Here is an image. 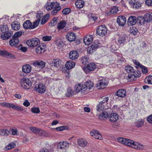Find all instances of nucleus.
Here are the masks:
<instances>
[{
  "label": "nucleus",
  "instance_id": "11",
  "mask_svg": "<svg viewBox=\"0 0 152 152\" xmlns=\"http://www.w3.org/2000/svg\"><path fill=\"white\" fill-rule=\"evenodd\" d=\"M83 89L87 93L94 86V83L91 80H88L83 84Z\"/></svg>",
  "mask_w": 152,
  "mask_h": 152
},
{
  "label": "nucleus",
  "instance_id": "30",
  "mask_svg": "<svg viewBox=\"0 0 152 152\" xmlns=\"http://www.w3.org/2000/svg\"><path fill=\"white\" fill-rule=\"evenodd\" d=\"M23 28L26 29H32V23L28 20L26 21L23 23Z\"/></svg>",
  "mask_w": 152,
  "mask_h": 152
},
{
  "label": "nucleus",
  "instance_id": "49",
  "mask_svg": "<svg viewBox=\"0 0 152 152\" xmlns=\"http://www.w3.org/2000/svg\"><path fill=\"white\" fill-rule=\"evenodd\" d=\"M108 100L109 98L108 97L103 96L101 98L100 101L107 104Z\"/></svg>",
  "mask_w": 152,
  "mask_h": 152
},
{
  "label": "nucleus",
  "instance_id": "41",
  "mask_svg": "<svg viewBox=\"0 0 152 152\" xmlns=\"http://www.w3.org/2000/svg\"><path fill=\"white\" fill-rule=\"evenodd\" d=\"M16 146V144L15 143L11 142L9 144L7 145L6 146L4 150L5 151H7L14 148Z\"/></svg>",
  "mask_w": 152,
  "mask_h": 152
},
{
  "label": "nucleus",
  "instance_id": "33",
  "mask_svg": "<svg viewBox=\"0 0 152 152\" xmlns=\"http://www.w3.org/2000/svg\"><path fill=\"white\" fill-rule=\"evenodd\" d=\"M76 7L78 8H82L84 6V2L82 0H77L75 3Z\"/></svg>",
  "mask_w": 152,
  "mask_h": 152
},
{
  "label": "nucleus",
  "instance_id": "44",
  "mask_svg": "<svg viewBox=\"0 0 152 152\" xmlns=\"http://www.w3.org/2000/svg\"><path fill=\"white\" fill-rule=\"evenodd\" d=\"M61 62V60L58 59H54L52 63V65L55 67H58L59 66Z\"/></svg>",
  "mask_w": 152,
  "mask_h": 152
},
{
  "label": "nucleus",
  "instance_id": "7",
  "mask_svg": "<svg viewBox=\"0 0 152 152\" xmlns=\"http://www.w3.org/2000/svg\"><path fill=\"white\" fill-rule=\"evenodd\" d=\"M107 29L104 25H100L98 26L97 29V34L100 36H104L107 33Z\"/></svg>",
  "mask_w": 152,
  "mask_h": 152
},
{
  "label": "nucleus",
  "instance_id": "26",
  "mask_svg": "<svg viewBox=\"0 0 152 152\" xmlns=\"http://www.w3.org/2000/svg\"><path fill=\"white\" fill-rule=\"evenodd\" d=\"M126 92L124 89L118 90L116 93L115 95L120 97H124L126 95Z\"/></svg>",
  "mask_w": 152,
  "mask_h": 152
},
{
  "label": "nucleus",
  "instance_id": "52",
  "mask_svg": "<svg viewBox=\"0 0 152 152\" xmlns=\"http://www.w3.org/2000/svg\"><path fill=\"white\" fill-rule=\"evenodd\" d=\"M52 38L51 36H45L42 37V39L44 42H47L50 40Z\"/></svg>",
  "mask_w": 152,
  "mask_h": 152
},
{
  "label": "nucleus",
  "instance_id": "9",
  "mask_svg": "<svg viewBox=\"0 0 152 152\" xmlns=\"http://www.w3.org/2000/svg\"><path fill=\"white\" fill-rule=\"evenodd\" d=\"M35 91L40 94L44 93L46 91V87L44 84L39 83L37 84L34 88Z\"/></svg>",
  "mask_w": 152,
  "mask_h": 152
},
{
  "label": "nucleus",
  "instance_id": "53",
  "mask_svg": "<svg viewBox=\"0 0 152 152\" xmlns=\"http://www.w3.org/2000/svg\"><path fill=\"white\" fill-rule=\"evenodd\" d=\"M29 129L31 132L37 134H38L39 128L35 127H31L29 128Z\"/></svg>",
  "mask_w": 152,
  "mask_h": 152
},
{
  "label": "nucleus",
  "instance_id": "18",
  "mask_svg": "<svg viewBox=\"0 0 152 152\" xmlns=\"http://www.w3.org/2000/svg\"><path fill=\"white\" fill-rule=\"evenodd\" d=\"M99 45L98 44H93L89 47L87 50V52L89 53H91L94 52L98 48Z\"/></svg>",
  "mask_w": 152,
  "mask_h": 152
},
{
  "label": "nucleus",
  "instance_id": "39",
  "mask_svg": "<svg viewBox=\"0 0 152 152\" xmlns=\"http://www.w3.org/2000/svg\"><path fill=\"white\" fill-rule=\"evenodd\" d=\"M66 24V23L65 21H61L58 24L57 26L59 30L62 29L65 27Z\"/></svg>",
  "mask_w": 152,
  "mask_h": 152
},
{
  "label": "nucleus",
  "instance_id": "1",
  "mask_svg": "<svg viewBox=\"0 0 152 152\" xmlns=\"http://www.w3.org/2000/svg\"><path fill=\"white\" fill-rule=\"evenodd\" d=\"M118 142L122 144L128 146L138 150H141L143 149L144 146L140 143L136 142H134L133 140L124 138L121 137H119L117 138Z\"/></svg>",
  "mask_w": 152,
  "mask_h": 152
},
{
  "label": "nucleus",
  "instance_id": "21",
  "mask_svg": "<svg viewBox=\"0 0 152 152\" xmlns=\"http://www.w3.org/2000/svg\"><path fill=\"white\" fill-rule=\"evenodd\" d=\"M137 22V19L136 17L131 16L127 20L128 24L129 26H132L135 25Z\"/></svg>",
  "mask_w": 152,
  "mask_h": 152
},
{
  "label": "nucleus",
  "instance_id": "5",
  "mask_svg": "<svg viewBox=\"0 0 152 152\" xmlns=\"http://www.w3.org/2000/svg\"><path fill=\"white\" fill-rule=\"evenodd\" d=\"M26 44L30 47H34L39 45L40 42L38 39L34 38L28 40L26 42Z\"/></svg>",
  "mask_w": 152,
  "mask_h": 152
},
{
  "label": "nucleus",
  "instance_id": "25",
  "mask_svg": "<svg viewBox=\"0 0 152 152\" xmlns=\"http://www.w3.org/2000/svg\"><path fill=\"white\" fill-rule=\"evenodd\" d=\"M78 53L75 50L70 52L69 54V57L70 59L72 60H75L78 58Z\"/></svg>",
  "mask_w": 152,
  "mask_h": 152
},
{
  "label": "nucleus",
  "instance_id": "54",
  "mask_svg": "<svg viewBox=\"0 0 152 152\" xmlns=\"http://www.w3.org/2000/svg\"><path fill=\"white\" fill-rule=\"evenodd\" d=\"M22 34L21 31H18L14 34L12 37V38H18V37H20Z\"/></svg>",
  "mask_w": 152,
  "mask_h": 152
},
{
  "label": "nucleus",
  "instance_id": "60",
  "mask_svg": "<svg viewBox=\"0 0 152 152\" xmlns=\"http://www.w3.org/2000/svg\"><path fill=\"white\" fill-rule=\"evenodd\" d=\"M133 62L134 64H135L137 66V67H142V65L136 60H133Z\"/></svg>",
  "mask_w": 152,
  "mask_h": 152
},
{
  "label": "nucleus",
  "instance_id": "42",
  "mask_svg": "<svg viewBox=\"0 0 152 152\" xmlns=\"http://www.w3.org/2000/svg\"><path fill=\"white\" fill-rule=\"evenodd\" d=\"M144 123V121L142 119H140L137 121L135 123V126L138 128L141 127Z\"/></svg>",
  "mask_w": 152,
  "mask_h": 152
},
{
  "label": "nucleus",
  "instance_id": "29",
  "mask_svg": "<svg viewBox=\"0 0 152 152\" xmlns=\"http://www.w3.org/2000/svg\"><path fill=\"white\" fill-rule=\"evenodd\" d=\"M75 65V63L74 62L71 61H68L66 63L65 67L67 69L69 70L74 68Z\"/></svg>",
  "mask_w": 152,
  "mask_h": 152
},
{
  "label": "nucleus",
  "instance_id": "45",
  "mask_svg": "<svg viewBox=\"0 0 152 152\" xmlns=\"http://www.w3.org/2000/svg\"><path fill=\"white\" fill-rule=\"evenodd\" d=\"M49 16V15L48 14H47L45 15L44 16L41 20V24L42 25H43L45 24L48 21Z\"/></svg>",
  "mask_w": 152,
  "mask_h": 152
},
{
  "label": "nucleus",
  "instance_id": "57",
  "mask_svg": "<svg viewBox=\"0 0 152 152\" xmlns=\"http://www.w3.org/2000/svg\"><path fill=\"white\" fill-rule=\"evenodd\" d=\"M70 11V10L68 8H66L62 10L63 13L65 15H66L68 14Z\"/></svg>",
  "mask_w": 152,
  "mask_h": 152
},
{
  "label": "nucleus",
  "instance_id": "46",
  "mask_svg": "<svg viewBox=\"0 0 152 152\" xmlns=\"http://www.w3.org/2000/svg\"><path fill=\"white\" fill-rule=\"evenodd\" d=\"M10 133L9 130L7 129L0 130V135L3 136H7Z\"/></svg>",
  "mask_w": 152,
  "mask_h": 152
},
{
  "label": "nucleus",
  "instance_id": "36",
  "mask_svg": "<svg viewBox=\"0 0 152 152\" xmlns=\"http://www.w3.org/2000/svg\"><path fill=\"white\" fill-rule=\"evenodd\" d=\"M119 45H118V43H116V41L115 40L113 41V43L111 46V49L112 50V51H114L116 50L118 48L120 47Z\"/></svg>",
  "mask_w": 152,
  "mask_h": 152
},
{
  "label": "nucleus",
  "instance_id": "38",
  "mask_svg": "<svg viewBox=\"0 0 152 152\" xmlns=\"http://www.w3.org/2000/svg\"><path fill=\"white\" fill-rule=\"evenodd\" d=\"M107 80L105 79H102L100 80L99 82V86L102 88H105L107 85Z\"/></svg>",
  "mask_w": 152,
  "mask_h": 152
},
{
  "label": "nucleus",
  "instance_id": "34",
  "mask_svg": "<svg viewBox=\"0 0 152 152\" xmlns=\"http://www.w3.org/2000/svg\"><path fill=\"white\" fill-rule=\"evenodd\" d=\"M12 38V39L10 41V45L11 46H15L18 44L19 39L18 38Z\"/></svg>",
  "mask_w": 152,
  "mask_h": 152
},
{
  "label": "nucleus",
  "instance_id": "10",
  "mask_svg": "<svg viewBox=\"0 0 152 152\" xmlns=\"http://www.w3.org/2000/svg\"><path fill=\"white\" fill-rule=\"evenodd\" d=\"M69 143L66 141L60 142L58 143L57 148L58 149L66 150L69 146Z\"/></svg>",
  "mask_w": 152,
  "mask_h": 152
},
{
  "label": "nucleus",
  "instance_id": "63",
  "mask_svg": "<svg viewBox=\"0 0 152 152\" xmlns=\"http://www.w3.org/2000/svg\"><path fill=\"white\" fill-rule=\"evenodd\" d=\"M141 68L142 71V72L144 74H146L148 72V70L147 68L142 65V66L140 67Z\"/></svg>",
  "mask_w": 152,
  "mask_h": 152
},
{
  "label": "nucleus",
  "instance_id": "37",
  "mask_svg": "<svg viewBox=\"0 0 152 152\" xmlns=\"http://www.w3.org/2000/svg\"><path fill=\"white\" fill-rule=\"evenodd\" d=\"M125 70L128 73H134L135 72L133 67L130 65L126 66L125 67Z\"/></svg>",
  "mask_w": 152,
  "mask_h": 152
},
{
  "label": "nucleus",
  "instance_id": "15",
  "mask_svg": "<svg viewBox=\"0 0 152 152\" xmlns=\"http://www.w3.org/2000/svg\"><path fill=\"white\" fill-rule=\"evenodd\" d=\"M107 105L100 101L96 106V110L98 112H101V111H103L104 110L107 109L108 107Z\"/></svg>",
  "mask_w": 152,
  "mask_h": 152
},
{
  "label": "nucleus",
  "instance_id": "8",
  "mask_svg": "<svg viewBox=\"0 0 152 152\" xmlns=\"http://www.w3.org/2000/svg\"><path fill=\"white\" fill-rule=\"evenodd\" d=\"M96 68V65L94 63H90L87 65L86 66H84L83 70L86 74L94 70Z\"/></svg>",
  "mask_w": 152,
  "mask_h": 152
},
{
  "label": "nucleus",
  "instance_id": "31",
  "mask_svg": "<svg viewBox=\"0 0 152 152\" xmlns=\"http://www.w3.org/2000/svg\"><path fill=\"white\" fill-rule=\"evenodd\" d=\"M11 26L12 28L15 30H18L20 28V24L18 21H14L12 23Z\"/></svg>",
  "mask_w": 152,
  "mask_h": 152
},
{
  "label": "nucleus",
  "instance_id": "22",
  "mask_svg": "<svg viewBox=\"0 0 152 152\" xmlns=\"http://www.w3.org/2000/svg\"><path fill=\"white\" fill-rule=\"evenodd\" d=\"M66 37L67 39L70 42L74 41L76 39L75 34L73 32L68 33Z\"/></svg>",
  "mask_w": 152,
  "mask_h": 152
},
{
  "label": "nucleus",
  "instance_id": "2",
  "mask_svg": "<svg viewBox=\"0 0 152 152\" xmlns=\"http://www.w3.org/2000/svg\"><path fill=\"white\" fill-rule=\"evenodd\" d=\"M45 8L48 11L53 10L51 12V14L53 15H56L58 12L61 9V7L59 4L56 1L48 2L45 5Z\"/></svg>",
  "mask_w": 152,
  "mask_h": 152
},
{
  "label": "nucleus",
  "instance_id": "61",
  "mask_svg": "<svg viewBox=\"0 0 152 152\" xmlns=\"http://www.w3.org/2000/svg\"><path fill=\"white\" fill-rule=\"evenodd\" d=\"M145 3L148 6H152V0H145Z\"/></svg>",
  "mask_w": 152,
  "mask_h": 152
},
{
  "label": "nucleus",
  "instance_id": "40",
  "mask_svg": "<svg viewBox=\"0 0 152 152\" xmlns=\"http://www.w3.org/2000/svg\"><path fill=\"white\" fill-rule=\"evenodd\" d=\"M12 34L8 31L6 33H4V35H2L1 36V38L3 40H6L8 39L11 37Z\"/></svg>",
  "mask_w": 152,
  "mask_h": 152
},
{
  "label": "nucleus",
  "instance_id": "13",
  "mask_svg": "<svg viewBox=\"0 0 152 152\" xmlns=\"http://www.w3.org/2000/svg\"><path fill=\"white\" fill-rule=\"evenodd\" d=\"M5 106V107L7 108H12L13 109L16 110L18 111H22L23 110V107L13 104L6 102Z\"/></svg>",
  "mask_w": 152,
  "mask_h": 152
},
{
  "label": "nucleus",
  "instance_id": "47",
  "mask_svg": "<svg viewBox=\"0 0 152 152\" xmlns=\"http://www.w3.org/2000/svg\"><path fill=\"white\" fill-rule=\"evenodd\" d=\"M138 31L137 28L135 27H132L130 28V33L133 35H135Z\"/></svg>",
  "mask_w": 152,
  "mask_h": 152
},
{
  "label": "nucleus",
  "instance_id": "3",
  "mask_svg": "<svg viewBox=\"0 0 152 152\" xmlns=\"http://www.w3.org/2000/svg\"><path fill=\"white\" fill-rule=\"evenodd\" d=\"M32 64L37 71H40L45 67L46 63L42 60H37L32 61Z\"/></svg>",
  "mask_w": 152,
  "mask_h": 152
},
{
  "label": "nucleus",
  "instance_id": "12",
  "mask_svg": "<svg viewBox=\"0 0 152 152\" xmlns=\"http://www.w3.org/2000/svg\"><path fill=\"white\" fill-rule=\"evenodd\" d=\"M43 15L42 13H37L36 15L37 20L34 22L32 24V29H34L37 27L39 24L41 19L43 17Z\"/></svg>",
  "mask_w": 152,
  "mask_h": 152
},
{
  "label": "nucleus",
  "instance_id": "27",
  "mask_svg": "<svg viewBox=\"0 0 152 152\" xmlns=\"http://www.w3.org/2000/svg\"><path fill=\"white\" fill-rule=\"evenodd\" d=\"M77 142L79 146L83 147L86 146L88 144L87 141L82 138L78 139Z\"/></svg>",
  "mask_w": 152,
  "mask_h": 152
},
{
  "label": "nucleus",
  "instance_id": "16",
  "mask_svg": "<svg viewBox=\"0 0 152 152\" xmlns=\"http://www.w3.org/2000/svg\"><path fill=\"white\" fill-rule=\"evenodd\" d=\"M126 39V36L124 35L120 37L118 40V45L120 47L123 46L127 42Z\"/></svg>",
  "mask_w": 152,
  "mask_h": 152
},
{
  "label": "nucleus",
  "instance_id": "50",
  "mask_svg": "<svg viewBox=\"0 0 152 152\" xmlns=\"http://www.w3.org/2000/svg\"><path fill=\"white\" fill-rule=\"evenodd\" d=\"M1 53H4V54L7 55L9 56H10L12 58H15V56L11 54V53H8L6 51H0V54Z\"/></svg>",
  "mask_w": 152,
  "mask_h": 152
},
{
  "label": "nucleus",
  "instance_id": "58",
  "mask_svg": "<svg viewBox=\"0 0 152 152\" xmlns=\"http://www.w3.org/2000/svg\"><path fill=\"white\" fill-rule=\"evenodd\" d=\"M18 49L23 52H26L27 50V48L26 47H23L22 45H19L18 47Z\"/></svg>",
  "mask_w": 152,
  "mask_h": 152
},
{
  "label": "nucleus",
  "instance_id": "64",
  "mask_svg": "<svg viewBox=\"0 0 152 152\" xmlns=\"http://www.w3.org/2000/svg\"><path fill=\"white\" fill-rule=\"evenodd\" d=\"M147 120L148 123L152 124V114L147 118Z\"/></svg>",
  "mask_w": 152,
  "mask_h": 152
},
{
  "label": "nucleus",
  "instance_id": "48",
  "mask_svg": "<svg viewBox=\"0 0 152 152\" xmlns=\"http://www.w3.org/2000/svg\"><path fill=\"white\" fill-rule=\"evenodd\" d=\"M145 83L152 84V76H149L148 77H146L145 80Z\"/></svg>",
  "mask_w": 152,
  "mask_h": 152
},
{
  "label": "nucleus",
  "instance_id": "62",
  "mask_svg": "<svg viewBox=\"0 0 152 152\" xmlns=\"http://www.w3.org/2000/svg\"><path fill=\"white\" fill-rule=\"evenodd\" d=\"M11 132H12V134L13 135H17L18 133V130L16 128L12 129Z\"/></svg>",
  "mask_w": 152,
  "mask_h": 152
},
{
  "label": "nucleus",
  "instance_id": "24",
  "mask_svg": "<svg viewBox=\"0 0 152 152\" xmlns=\"http://www.w3.org/2000/svg\"><path fill=\"white\" fill-rule=\"evenodd\" d=\"M110 121L112 122H115L118 118V116L115 113H112L109 115Z\"/></svg>",
  "mask_w": 152,
  "mask_h": 152
},
{
  "label": "nucleus",
  "instance_id": "28",
  "mask_svg": "<svg viewBox=\"0 0 152 152\" xmlns=\"http://www.w3.org/2000/svg\"><path fill=\"white\" fill-rule=\"evenodd\" d=\"M133 73V74L129 75H128V80L129 81H132L135 80H136L137 77H138L140 76V75L139 74L138 75H137L136 74L135 72V73Z\"/></svg>",
  "mask_w": 152,
  "mask_h": 152
},
{
  "label": "nucleus",
  "instance_id": "55",
  "mask_svg": "<svg viewBox=\"0 0 152 152\" xmlns=\"http://www.w3.org/2000/svg\"><path fill=\"white\" fill-rule=\"evenodd\" d=\"M118 7L116 6L113 7L110 10L112 13H116L118 11Z\"/></svg>",
  "mask_w": 152,
  "mask_h": 152
},
{
  "label": "nucleus",
  "instance_id": "32",
  "mask_svg": "<svg viewBox=\"0 0 152 152\" xmlns=\"http://www.w3.org/2000/svg\"><path fill=\"white\" fill-rule=\"evenodd\" d=\"M35 48V51L38 54H41L44 53L45 51L44 47L42 45H39Z\"/></svg>",
  "mask_w": 152,
  "mask_h": 152
},
{
  "label": "nucleus",
  "instance_id": "43",
  "mask_svg": "<svg viewBox=\"0 0 152 152\" xmlns=\"http://www.w3.org/2000/svg\"><path fill=\"white\" fill-rule=\"evenodd\" d=\"M38 135L41 136L48 137V134L46 132L39 129Z\"/></svg>",
  "mask_w": 152,
  "mask_h": 152
},
{
  "label": "nucleus",
  "instance_id": "6",
  "mask_svg": "<svg viewBox=\"0 0 152 152\" xmlns=\"http://www.w3.org/2000/svg\"><path fill=\"white\" fill-rule=\"evenodd\" d=\"M152 20V13H145L143 18L140 21V24L143 25L145 24V22L149 23Z\"/></svg>",
  "mask_w": 152,
  "mask_h": 152
},
{
  "label": "nucleus",
  "instance_id": "20",
  "mask_svg": "<svg viewBox=\"0 0 152 152\" xmlns=\"http://www.w3.org/2000/svg\"><path fill=\"white\" fill-rule=\"evenodd\" d=\"M83 84H79L76 85L75 86V90L77 93H78L81 91L82 93L84 94H86V92L85 91H84L83 89Z\"/></svg>",
  "mask_w": 152,
  "mask_h": 152
},
{
  "label": "nucleus",
  "instance_id": "19",
  "mask_svg": "<svg viewBox=\"0 0 152 152\" xmlns=\"http://www.w3.org/2000/svg\"><path fill=\"white\" fill-rule=\"evenodd\" d=\"M93 37L92 35H88L84 38V42L86 45H89L92 42Z\"/></svg>",
  "mask_w": 152,
  "mask_h": 152
},
{
  "label": "nucleus",
  "instance_id": "4",
  "mask_svg": "<svg viewBox=\"0 0 152 152\" xmlns=\"http://www.w3.org/2000/svg\"><path fill=\"white\" fill-rule=\"evenodd\" d=\"M21 87L25 89H29L31 86V81L27 77L23 78L20 81Z\"/></svg>",
  "mask_w": 152,
  "mask_h": 152
},
{
  "label": "nucleus",
  "instance_id": "14",
  "mask_svg": "<svg viewBox=\"0 0 152 152\" xmlns=\"http://www.w3.org/2000/svg\"><path fill=\"white\" fill-rule=\"evenodd\" d=\"M90 134L91 136L95 139L100 140L102 139V135L97 130H92Z\"/></svg>",
  "mask_w": 152,
  "mask_h": 152
},
{
  "label": "nucleus",
  "instance_id": "17",
  "mask_svg": "<svg viewBox=\"0 0 152 152\" xmlns=\"http://www.w3.org/2000/svg\"><path fill=\"white\" fill-rule=\"evenodd\" d=\"M117 22L119 26H123L126 24V19L124 16H120L117 18Z\"/></svg>",
  "mask_w": 152,
  "mask_h": 152
},
{
  "label": "nucleus",
  "instance_id": "51",
  "mask_svg": "<svg viewBox=\"0 0 152 152\" xmlns=\"http://www.w3.org/2000/svg\"><path fill=\"white\" fill-rule=\"evenodd\" d=\"M108 116V114L107 112H104L99 115V118L101 119L107 118Z\"/></svg>",
  "mask_w": 152,
  "mask_h": 152
},
{
  "label": "nucleus",
  "instance_id": "35",
  "mask_svg": "<svg viewBox=\"0 0 152 152\" xmlns=\"http://www.w3.org/2000/svg\"><path fill=\"white\" fill-rule=\"evenodd\" d=\"M0 30L2 33H6L8 31L9 28L6 24H3L0 26Z\"/></svg>",
  "mask_w": 152,
  "mask_h": 152
},
{
  "label": "nucleus",
  "instance_id": "56",
  "mask_svg": "<svg viewBox=\"0 0 152 152\" xmlns=\"http://www.w3.org/2000/svg\"><path fill=\"white\" fill-rule=\"evenodd\" d=\"M31 111L33 113H39L40 112L39 109L38 107H34L31 108Z\"/></svg>",
  "mask_w": 152,
  "mask_h": 152
},
{
  "label": "nucleus",
  "instance_id": "59",
  "mask_svg": "<svg viewBox=\"0 0 152 152\" xmlns=\"http://www.w3.org/2000/svg\"><path fill=\"white\" fill-rule=\"evenodd\" d=\"M67 128L66 126H61L56 128V130L58 131H61L64 129H67Z\"/></svg>",
  "mask_w": 152,
  "mask_h": 152
},
{
  "label": "nucleus",
  "instance_id": "23",
  "mask_svg": "<svg viewBox=\"0 0 152 152\" xmlns=\"http://www.w3.org/2000/svg\"><path fill=\"white\" fill-rule=\"evenodd\" d=\"M31 67L30 65L26 64L23 66L22 70L25 73H29L31 70Z\"/></svg>",
  "mask_w": 152,
  "mask_h": 152
}]
</instances>
